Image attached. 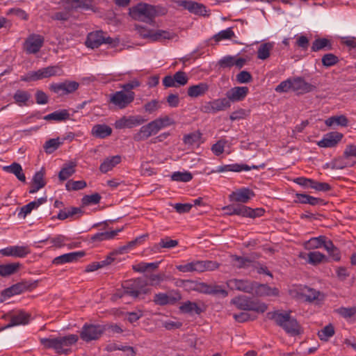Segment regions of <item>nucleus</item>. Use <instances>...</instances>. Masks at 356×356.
<instances>
[{"instance_id":"nucleus-25","label":"nucleus","mask_w":356,"mask_h":356,"mask_svg":"<svg viewBox=\"0 0 356 356\" xmlns=\"http://www.w3.org/2000/svg\"><path fill=\"white\" fill-rule=\"evenodd\" d=\"M104 32L101 30L89 33L85 42L86 47L91 49L98 48L104 44Z\"/></svg>"},{"instance_id":"nucleus-8","label":"nucleus","mask_w":356,"mask_h":356,"mask_svg":"<svg viewBox=\"0 0 356 356\" xmlns=\"http://www.w3.org/2000/svg\"><path fill=\"white\" fill-rule=\"evenodd\" d=\"M106 330V325L85 323L80 332V338L89 342L99 339Z\"/></svg>"},{"instance_id":"nucleus-27","label":"nucleus","mask_w":356,"mask_h":356,"mask_svg":"<svg viewBox=\"0 0 356 356\" xmlns=\"http://www.w3.org/2000/svg\"><path fill=\"white\" fill-rule=\"evenodd\" d=\"M23 267L20 262L0 264V276L7 277L17 273Z\"/></svg>"},{"instance_id":"nucleus-22","label":"nucleus","mask_w":356,"mask_h":356,"mask_svg":"<svg viewBox=\"0 0 356 356\" xmlns=\"http://www.w3.org/2000/svg\"><path fill=\"white\" fill-rule=\"evenodd\" d=\"M249 92V88L247 86H236L232 88L226 92V98L229 102H236L243 101Z\"/></svg>"},{"instance_id":"nucleus-62","label":"nucleus","mask_w":356,"mask_h":356,"mask_svg":"<svg viewBox=\"0 0 356 356\" xmlns=\"http://www.w3.org/2000/svg\"><path fill=\"white\" fill-rule=\"evenodd\" d=\"M311 188L316 190V191L327 192L332 189L331 186L326 182H320L313 179L311 185Z\"/></svg>"},{"instance_id":"nucleus-21","label":"nucleus","mask_w":356,"mask_h":356,"mask_svg":"<svg viewBox=\"0 0 356 356\" xmlns=\"http://www.w3.org/2000/svg\"><path fill=\"white\" fill-rule=\"evenodd\" d=\"M292 90L299 94H305L316 90V86L307 83L300 76L292 79Z\"/></svg>"},{"instance_id":"nucleus-56","label":"nucleus","mask_w":356,"mask_h":356,"mask_svg":"<svg viewBox=\"0 0 356 356\" xmlns=\"http://www.w3.org/2000/svg\"><path fill=\"white\" fill-rule=\"evenodd\" d=\"M202 134L200 131L190 133L184 136L183 141L185 144L193 145L199 143Z\"/></svg>"},{"instance_id":"nucleus-31","label":"nucleus","mask_w":356,"mask_h":356,"mask_svg":"<svg viewBox=\"0 0 356 356\" xmlns=\"http://www.w3.org/2000/svg\"><path fill=\"white\" fill-rule=\"evenodd\" d=\"M209 90V85L207 83L201 82L193 85L188 88L187 94L189 97L196 98L203 96Z\"/></svg>"},{"instance_id":"nucleus-35","label":"nucleus","mask_w":356,"mask_h":356,"mask_svg":"<svg viewBox=\"0 0 356 356\" xmlns=\"http://www.w3.org/2000/svg\"><path fill=\"white\" fill-rule=\"evenodd\" d=\"M76 166V163L72 161L64 163L63 168L58 173L59 179L62 181L67 180L75 172Z\"/></svg>"},{"instance_id":"nucleus-44","label":"nucleus","mask_w":356,"mask_h":356,"mask_svg":"<svg viewBox=\"0 0 356 356\" xmlns=\"http://www.w3.org/2000/svg\"><path fill=\"white\" fill-rule=\"evenodd\" d=\"M31 97V95L28 91L17 90L13 95V99L17 104L22 106L27 105Z\"/></svg>"},{"instance_id":"nucleus-15","label":"nucleus","mask_w":356,"mask_h":356,"mask_svg":"<svg viewBox=\"0 0 356 356\" xmlns=\"http://www.w3.org/2000/svg\"><path fill=\"white\" fill-rule=\"evenodd\" d=\"M181 299V296L179 291H175L170 294L165 293H156L154 296L153 302L156 305L165 306L167 305H175Z\"/></svg>"},{"instance_id":"nucleus-6","label":"nucleus","mask_w":356,"mask_h":356,"mask_svg":"<svg viewBox=\"0 0 356 356\" xmlns=\"http://www.w3.org/2000/svg\"><path fill=\"white\" fill-rule=\"evenodd\" d=\"M237 309L244 311H253L257 313H264L268 309V305L258 300L245 296H240L232 300Z\"/></svg>"},{"instance_id":"nucleus-30","label":"nucleus","mask_w":356,"mask_h":356,"mask_svg":"<svg viewBox=\"0 0 356 356\" xmlns=\"http://www.w3.org/2000/svg\"><path fill=\"white\" fill-rule=\"evenodd\" d=\"M83 213V211L81 207H71L69 208H65L64 209L60 210L58 215L56 216H53L51 219L54 220L55 218H57L60 220H64L68 218L74 217L77 214L82 216Z\"/></svg>"},{"instance_id":"nucleus-61","label":"nucleus","mask_w":356,"mask_h":356,"mask_svg":"<svg viewBox=\"0 0 356 356\" xmlns=\"http://www.w3.org/2000/svg\"><path fill=\"white\" fill-rule=\"evenodd\" d=\"M175 79V82L176 84V88L185 86L188 81V78L186 74V72L183 71H178L175 72L173 75Z\"/></svg>"},{"instance_id":"nucleus-24","label":"nucleus","mask_w":356,"mask_h":356,"mask_svg":"<svg viewBox=\"0 0 356 356\" xmlns=\"http://www.w3.org/2000/svg\"><path fill=\"white\" fill-rule=\"evenodd\" d=\"M156 134L157 132L151 121L148 124L142 126L139 131L134 135L133 139L137 142L145 140L151 136Z\"/></svg>"},{"instance_id":"nucleus-13","label":"nucleus","mask_w":356,"mask_h":356,"mask_svg":"<svg viewBox=\"0 0 356 356\" xmlns=\"http://www.w3.org/2000/svg\"><path fill=\"white\" fill-rule=\"evenodd\" d=\"M207 309V306L204 302L199 301L197 302L190 300L183 302L179 307V309L181 313L189 315H200L205 312Z\"/></svg>"},{"instance_id":"nucleus-2","label":"nucleus","mask_w":356,"mask_h":356,"mask_svg":"<svg viewBox=\"0 0 356 356\" xmlns=\"http://www.w3.org/2000/svg\"><path fill=\"white\" fill-rule=\"evenodd\" d=\"M78 339L76 334H68L56 338H40V342L46 349H54L59 355H67L70 350L65 347L76 343Z\"/></svg>"},{"instance_id":"nucleus-43","label":"nucleus","mask_w":356,"mask_h":356,"mask_svg":"<svg viewBox=\"0 0 356 356\" xmlns=\"http://www.w3.org/2000/svg\"><path fill=\"white\" fill-rule=\"evenodd\" d=\"M156 132L158 133L161 129L175 124V121L170 117L165 115L159 118L152 121Z\"/></svg>"},{"instance_id":"nucleus-4","label":"nucleus","mask_w":356,"mask_h":356,"mask_svg":"<svg viewBox=\"0 0 356 356\" xmlns=\"http://www.w3.org/2000/svg\"><path fill=\"white\" fill-rule=\"evenodd\" d=\"M225 213L228 216L236 215L244 218H256L264 216L263 208L252 209L244 204H229L222 208Z\"/></svg>"},{"instance_id":"nucleus-64","label":"nucleus","mask_w":356,"mask_h":356,"mask_svg":"<svg viewBox=\"0 0 356 356\" xmlns=\"http://www.w3.org/2000/svg\"><path fill=\"white\" fill-rule=\"evenodd\" d=\"M337 313L345 318H351L356 314V307H341L337 309Z\"/></svg>"},{"instance_id":"nucleus-57","label":"nucleus","mask_w":356,"mask_h":356,"mask_svg":"<svg viewBox=\"0 0 356 356\" xmlns=\"http://www.w3.org/2000/svg\"><path fill=\"white\" fill-rule=\"evenodd\" d=\"M13 257L24 258L31 253L29 246L13 245Z\"/></svg>"},{"instance_id":"nucleus-16","label":"nucleus","mask_w":356,"mask_h":356,"mask_svg":"<svg viewBox=\"0 0 356 356\" xmlns=\"http://www.w3.org/2000/svg\"><path fill=\"white\" fill-rule=\"evenodd\" d=\"M254 282L248 280L232 279L227 282L228 287L232 290H237L248 293H253Z\"/></svg>"},{"instance_id":"nucleus-29","label":"nucleus","mask_w":356,"mask_h":356,"mask_svg":"<svg viewBox=\"0 0 356 356\" xmlns=\"http://www.w3.org/2000/svg\"><path fill=\"white\" fill-rule=\"evenodd\" d=\"M333 49L332 41L325 38H318L314 40L311 51L317 52L321 50L330 51Z\"/></svg>"},{"instance_id":"nucleus-34","label":"nucleus","mask_w":356,"mask_h":356,"mask_svg":"<svg viewBox=\"0 0 356 356\" xmlns=\"http://www.w3.org/2000/svg\"><path fill=\"white\" fill-rule=\"evenodd\" d=\"M120 162L121 156L119 155L108 157L100 164L99 170L103 173H106Z\"/></svg>"},{"instance_id":"nucleus-48","label":"nucleus","mask_w":356,"mask_h":356,"mask_svg":"<svg viewBox=\"0 0 356 356\" xmlns=\"http://www.w3.org/2000/svg\"><path fill=\"white\" fill-rule=\"evenodd\" d=\"M211 108H213V113H217L220 111H224L227 108H229L231 106L229 100L227 99L226 97L215 99L213 101H211Z\"/></svg>"},{"instance_id":"nucleus-9","label":"nucleus","mask_w":356,"mask_h":356,"mask_svg":"<svg viewBox=\"0 0 356 356\" xmlns=\"http://www.w3.org/2000/svg\"><path fill=\"white\" fill-rule=\"evenodd\" d=\"M58 67L57 66H48L39 69L37 71L28 72L25 76H21V81L30 82L49 78L57 74Z\"/></svg>"},{"instance_id":"nucleus-17","label":"nucleus","mask_w":356,"mask_h":356,"mask_svg":"<svg viewBox=\"0 0 356 356\" xmlns=\"http://www.w3.org/2000/svg\"><path fill=\"white\" fill-rule=\"evenodd\" d=\"M177 3L179 6L188 10L191 13L202 16L206 15L207 9L202 3L188 0H179Z\"/></svg>"},{"instance_id":"nucleus-41","label":"nucleus","mask_w":356,"mask_h":356,"mask_svg":"<svg viewBox=\"0 0 356 356\" xmlns=\"http://www.w3.org/2000/svg\"><path fill=\"white\" fill-rule=\"evenodd\" d=\"M30 315L24 312L20 311L17 314H14L10 318V321L8 327H13L19 325H26L29 321Z\"/></svg>"},{"instance_id":"nucleus-32","label":"nucleus","mask_w":356,"mask_h":356,"mask_svg":"<svg viewBox=\"0 0 356 356\" xmlns=\"http://www.w3.org/2000/svg\"><path fill=\"white\" fill-rule=\"evenodd\" d=\"M91 134L97 138H105L112 134V129L105 124H98L92 127Z\"/></svg>"},{"instance_id":"nucleus-58","label":"nucleus","mask_w":356,"mask_h":356,"mask_svg":"<svg viewBox=\"0 0 356 356\" xmlns=\"http://www.w3.org/2000/svg\"><path fill=\"white\" fill-rule=\"evenodd\" d=\"M234 36V33L232 28H227L225 30H222L213 36V39L216 42H220L222 40L231 39Z\"/></svg>"},{"instance_id":"nucleus-39","label":"nucleus","mask_w":356,"mask_h":356,"mask_svg":"<svg viewBox=\"0 0 356 356\" xmlns=\"http://www.w3.org/2000/svg\"><path fill=\"white\" fill-rule=\"evenodd\" d=\"M178 241L171 239L169 236L161 238L159 243H156L152 247L154 252H159L161 248L170 249L178 245Z\"/></svg>"},{"instance_id":"nucleus-11","label":"nucleus","mask_w":356,"mask_h":356,"mask_svg":"<svg viewBox=\"0 0 356 356\" xmlns=\"http://www.w3.org/2000/svg\"><path fill=\"white\" fill-rule=\"evenodd\" d=\"M135 93H125L124 91H117L111 95L109 102L114 104L119 109L125 108L134 102Z\"/></svg>"},{"instance_id":"nucleus-55","label":"nucleus","mask_w":356,"mask_h":356,"mask_svg":"<svg viewBox=\"0 0 356 356\" xmlns=\"http://www.w3.org/2000/svg\"><path fill=\"white\" fill-rule=\"evenodd\" d=\"M67 3H72L75 8H84L89 10L92 8V0H67Z\"/></svg>"},{"instance_id":"nucleus-53","label":"nucleus","mask_w":356,"mask_h":356,"mask_svg":"<svg viewBox=\"0 0 356 356\" xmlns=\"http://www.w3.org/2000/svg\"><path fill=\"white\" fill-rule=\"evenodd\" d=\"M62 143L59 142V138H51L45 142L43 145L44 149L47 154H51L56 151Z\"/></svg>"},{"instance_id":"nucleus-38","label":"nucleus","mask_w":356,"mask_h":356,"mask_svg":"<svg viewBox=\"0 0 356 356\" xmlns=\"http://www.w3.org/2000/svg\"><path fill=\"white\" fill-rule=\"evenodd\" d=\"M3 170L7 172L14 174L19 181H26L25 175L19 163L14 162L10 165L3 167Z\"/></svg>"},{"instance_id":"nucleus-20","label":"nucleus","mask_w":356,"mask_h":356,"mask_svg":"<svg viewBox=\"0 0 356 356\" xmlns=\"http://www.w3.org/2000/svg\"><path fill=\"white\" fill-rule=\"evenodd\" d=\"M343 135L337 131L329 132L323 136L322 140L317 143L320 147H334L343 138Z\"/></svg>"},{"instance_id":"nucleus-45","label":"nucleus","mask_w":356,"mask_h":356,"mask_svg":"<svg viewBox=\"0 0 356 356\" xmlns=\"http://www.w3.org/2000/svg\"><path fill=\"white\" fill-rule=\"evenodd\" d=\"M232 261L234 262V265L237 268H245L249 266V264L250 263H252L254 261V259L255 257H253V259H251L250 257H244L238 256L236 254L231 256Z\"/></svg>"},{"instance_id":"nucleus-26","label":"nucleus","mask_w":356,"mask_h":356,"mask_svg":"<svg viewBox=\"0 0 356 356\" xmlns=\"http://www.w3.org/2000/svg\"><path fill=\"white\" fill-rule=\"evenodd\" d=\"M84 255L85 252L83 251L70 252L55 257L52 262L54 264L60 265L66 263L76 261Z\"/></svg>"},{"instance_id":"nucleus-40","label":"nucleus","mask_w":356,"mask_h":356,"mask_svg":"<svg viewBox=\"0 0 356 356\" xmlns=\"http://www.w3.org/2000/svg\"><path fill=\"white\" fill-rule=\"evenodd\" d=\"M123 228L112 230L109 232H99L90 237L91 242H100L105 240H110L113 238L115 236L120 232Z\"/></svg>"},{"instance_id":"nucleus-42","label":"nucleus","mask_w":356,"mask_h":356,"mask_svg":"<svg viewBox=\"0 0 356 356\" xmlns=\"http://www.w3.org/2000/svg\"><path fill=\"white\" fill-rule=\"evenodd\" d=\"M308 263L316 266L321 263L329 262V259L323 253L317 251L310 252L307 254Z\"/></svg>"},{"instance_id":"nucleus-1","label":"nucleus","mask_w":356,"mask_h":356,"mask_svg":"<svg viewBox=\"0 0 356 356\" xmlns=\"http://www.w3.org/2000/svg\"><path fill=\"white\" fill-rule=\"evenodd\" d=\"M266 318L274 321L276 325L282 327L291 336H298L302 333V330L297 320L291 316V312H281L279 310L269 312Z\"/></svg>"},{"instance_id":"nucleus-46","label":"nucleus","mask_w":356,"mask_h":356,"mask_svg":"<svg viewBox=\"0 0 356 356\" xmlns=\"http://www.w3.org/2000/svg\"><path fill=\"white\" fill-rule=\"evenodd\" d=\"M273 48V42H265L261 44L257 49V58L266 60L269 58L270 51Z\"/></svg>"},{"instance_id":"nucleus-36","label":"nucleus","mask_w":356,"mask_h":356,"mask_svg":"<svg viewBox=\"0 0 356 356\" xmlns=\"http://www.w3.org/2000/svg\"><path fill=\"white\" fill-rule=\"evenodd\" d=\"M70 115L69 111L66 109L56 111L50 114L43 117V119L47 121L54 120L56 122H63L69 120Z\"/></svg>"},{"instance_id":"nucleus-14","label":"nucleus","mask_w":356,"mask_h":356,"mask_svg":"<svg viewBox=\"0 0 356 356\" xmlns=\"http://www.w3.org/2000/svg\"><path fill=\"white\" fill-rule=\"evenodd\" d=\"M300 297L304 298L305 302L319 304L325 299V295L320 291L305 286L298 293Z\"/></svg>"},{"instance_id":"nucleus-52","label":"nucleus","mask_w":356,"mask_h":356,"mask_svg":"<svg viewBox=\"0 0 356 356\" xmlns=\"http://www.w3.org/2000/svg\"><path fill=\"white\" fill-rule=\"evenodd\" d=\"M321 62L324 67H330L337 65L339 62V59L336 55L328 53L323 56Z\"/></svg>"},{"instance_id":"nucleus-3","label":"nucleus","mask_w":356,"mask_h":356,"mask_svg":"<svg viewBox=\"0 0 356 356\" xmlns=\"http://www.w3.org/2000/svg\"><path fill=\"white\" fill-rule=\"evenodd\" d=\"M147 282L143 278H136L125 280L122 284V288L127 296L132 298H138L140 295L149 293L150 289L147 287Z\"/></svg>"},{"instance_id":"nucleus-50","label":"nucleus","mask_w":356,"mask_h":356,"mask_svg":"<svg viewBox=\"0 0 356 356\" xmlns=\"http://www.w3.org/2000/svg\"><path fill=\"white\" fill-rule=\"evenodd\" d=\"M335 333L334 327L332 324L330 323L325 326L318 332V337L321 341H327Z\"/></svg>"},{"instance_id":"nucleus-54","label":"nucleus","mask_w":356,"mask_h":356,"mask_svg":"<svg viewBox=\"0 0 356 356\" xmlns=\"http://www.w3.org/2000/svg\"><path fill=\"white\" fill-rule=\"evenodd\" d=\"M101 199V195L98 193H95L92 195H84L81 199V203L83 206L97 204L99 203Z\"/></svg>"},{"instance_id":"nucleus-49","label":"nucleus","mask_w":356,"mask_h":356,"mask_svg":"<svg viewBox=\"0 0 356 356\" xmlns=\"http://www.w3.org/2000/svg\"><path fill=\"white\" fill-rule=\"evenodd\" d=\"M324 243L325 236H320L310 238L305 243L304 245L307 250H313L321 248Z\"/></svg>"},{"instance_id":"nucleus-51","label":"nucleus","mask_w":356,"mask_h":356,"mask_svg":"<svg viewBox=\"0 0 356 356\" xmlns=\"http://www.w3.org/2000/svg\"><path fill=\"white\" fill-rule=\"evenodd\" d=\"M193 179V175L190 172H175L171 175V179L175 181L188 182Z\"/></svg>"},{"instance_id":"nucleus-23","label":"nucleus","mask_w":356,"mask_h":356,"mask_svg":"<svg viewBox=\"0 0 356 356\" xmlns=\"http://www.w3.org/2000/svg\"><path fill=\"white\" fill-rule=\"evenodd\" d=\"M279 292V289L276 287L272 288L266 284L254 282L253 294L257 296H277Z\"/></svg>"},{"instance_id":"nucleus-59","label":"nucleus","mask_w":356,"mask_h":356,"mask_svg":"<svg viewBox=\"0 0 356 356\" xmlns=\"http://www.w3.org/2000/svg\"><path fill=\"white\" fill-rule=\"evenodd\" d=\"M87 186L86 182L83 180L72 181L70 180L67 182L65 187L67 191H79L83 189Z\"/></svg>"},{"instance_id":"nucleus-37","label":"nucleus","mask_w":356,"mask_h":356,"mask_svg":"<svg viewBox=\"0 0 356 356\" xmlns=\"http://www.w3.org/2000/svg\"><path fill=\"white\" fill-rule=\"evenodd\" d=\"M219 267V264L214 261H195V271L204 272L206 270H213Z\"/></svg>"},{"instance_id":"nucleus-19","label":"nucleus","mask_w":356,"mask_h":356,"mask_svg":"<svg viewBox=\"0 0 356 356\" xmlns=\"http://www.w3.org/2000/svg\"><path fill=\"white\" fill-rule=\"evenodd\" d=\"M254 196V193L248 188H241L235 191H233L229 195L230 202H241L243 204L247 203L249 200Z\"/></svg>"},{"instance_id":"nucleus-28","label":"nucleus","mask_w":356,"mask_h":356,"mask_svg":"<svg viewBox=\"0 0 356 356\" xmlns=\"http://www.w3.org/2000/svg\"><path fill=\"white\" fill-rule=\"evenodd\" d=\"M251 168L248 165L246 164H239V163H232L228 165H224L221 166H218L216 170H211V173L214 172H223L227 171L231 172H241L250 170Z\"/></svg>"},{"instance_id":"nucleus-33","label":"nucleus","mask_w":356,"mask_h":356,"mask_svg":"<svg viewBox=\"0 0 356 356\" xmlns=\"http://www.w3.org/2000/svg\"><path fill=\"white\" fill-rule=\"evenodd\" d=\"M47 202V197H40L34 201L29 202V204L23 206L21 208V211L19 213V216H22L25 218L28 214H29L32 210L38 208L41 204L45 203Z\"/></svg>"},{"instance_id":"nucleus-10","label":"nucleus","mask_w":356,"mask_h":356,"mask_svg":"<svg viewBox=\"0 0 356 356\" xmlns=\"http://www.w3.org/2000/svg\"><path fill=\"white\" fill-rule=\"evenodd\" d=\"M79 83L75 81L65 80L63 82L52 83L49 86V90L60 96L72 94L79 88Z\"/></svg>"},{"instance_id":"nucleus-60","label":"nucleus","mask_w":356,"mask_h":356,"mask_svg":"<svg viewBox=\"0 0 356 356\" xmlns=\"http://www.w3.org/2000/svg\"><path fill=\"white\" fill-rule=\"evenodd\" d=\"M334 123L343 127H346L348 125V120L347 118L343 115L331 117L326 120V124L329 126L332 125Z\"/></svg>"},{"instance_id":"nucleus-47","label":"nucleus","mask_w":356,"mask_h":356,"mask_svg":"<svg viewBox=\"0 0 356 356\" xmlns=\"http://www.w3.org/2000/svg\"><path fill=\"white\" fill-rule=\"evenodd\" d=\"M177 35L173 32L164 30H157L156 31H153V35H152V40L161 41L163 40H172Z\"/></svg>"},{"instance_id":"nucleus-63","label":"nucleus","mask_w":356,"mask_h":356,"mask_svg":"<svg viewBox=\"0 0 356 356\" xmlns=\"http://www.w3.org/2000/svg\"><path fill=\"white\" fill-rule=\"evenodd\" d=\"M127 128H132L137 125L143 124L146 120L143 118L140 115H136V116H131L129 118H127Z\"/></svg>"},{"instance_id":"nucleus-5","label":"nucleus","mask_w":356,"mask_h":356,"mask_svg":"<svg viewBox=\"0 0 356 356\" xmlns=\"http://www.w3.org/2000/svg\"><path fill=\"white\" fill-rule=\"evenodd\" d=\"M129 15L135 20L151 24L156 15V10L152 5L139 3L130 8Z\"/></svg>"},{"instance_id":"nucleus-18","label":"nucleus","mask_w":356,"mask_h":356,"mask_svg":"<svg viewBox=\"0 0 356 356\" xmlns=\"http://www.w3.org/2000/svg\"><path fill=\"white\" fill-rule=\"evenodd\" d=\"M198 292L207 295L222 296L223 298L227 297L228 295L227 291L222 289L221 286L217 284H209L206 282L200 283Z\"/></svg>"},{"instance_id":"nucleus-12","label":"nucleus","mask_w":356,"mask_h":356,"mask_svg":"<svg viewBox=\"0 0 356 356\" xmlns=\"http://www.w3.org/2000/svg\"><path fill=\"white\" fill-rule=\"evenodd\" d=\"M44 38L42 35L38 34H31L26 39L24 44V49L27 54H35L42 48L44 44Z\"/></svg>"},{"instance_id":"nucleus-7","label":"nucleus","mask_w":356,"mask_h":356,"mask_svg":"<svg viewBox=\"0 0 356 356\" xmlns=\"http://www.w3.org/2000/svg\"><path fill=\"white\" fill-rule=\"evenodd\" d=\"M38 285V280H22L3 289L1 293V300L5 301L12 296L19 295L25 291H31L35 289Z\"/></svg>"}]
</instances>
